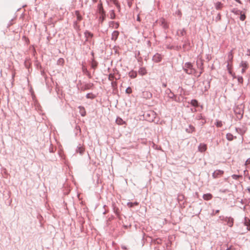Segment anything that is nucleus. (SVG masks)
<instances>
[{
    "label": "nucleus",
    "instance_id": "obj_1",
    "mask_svg": "<svg viewBox=\"0 0 250 250\" xmlns=\"http://www.w3.org/2000/svg\"><path fill=\"white\" fill-rule=\"evenodd\" d=\"M157 114L153 110H149L145 112L143 114L144 118L145 120L149 122H155V119H156Z\"/></svg>",
    "mask_w": 250,
    "mask_h": 250
},
{
    "label": "nucleus",
    "instance_id": "obj_2",
    "mask_svg": "<svg viewBox=\"0 0 250 250\" xmlns=\"http://www.w3.org/2000/svg\"><path fill=\"white\" fill-rule=\"evenodd\" d=\"M244 105H243L242 109H241V107H239V105L236 106L234 109L233 111L235 114L236 115V117L238 120H240L243 117V115L244 113Z\"/></svg>",
    "mask_w": 250,
    "mask_h": 250
},
{
    "label": "nucleus",
    "instance_id": "obj_3",
    "mask_svg": "<svg viewBox=\"0 0 250 250\" xmlns=\"http://www.w3.org/2000/svg\"><path fill=\"white\" fill-rule=\"evenodd\" d=\"M219 218L226 223V225H227L229 227H232L234 224V219L231 217H228V216H220L219 217Z\"/></svg>",
    "mask_w": 250,
    "mask_h": 250
},
{
    "label": "nucleus",
    "instance_id": "obj_4",
    "mask_svg": "<svg viewBox=\"0 0 250 250\" xmlns=\"http://www.w3.org/2000/svg\"><path fill=\"white\" fill-rule=\"evenodd\" d=\"M84 36L86 38L84 45L87 46L92 45L93 42H92V39L93 37V34L88 31H86L84 32Z\"/></svg>",
    "mask_w": 250,
    "mask_h": 250
},
{
    "label": "nucleus",
    "instance_id": "obj_5",
    "mask_svg": "<svg viewBox=\"0 0 250 250\" xmlns=\"http://www.w3.org/2000/svg\"><path fill=\"white\" fill-rule=\"evenodd\" d=\"M89 64L90 66L91 69H93V73L95 69L98 67L99 63L96 60L95 58H91L88 61Z\"/></svg>",
    "mask_w": 250,
    "mask_h": 250
},
{
    "label": "nucleus",
    "instance_id": "obj_6",
    "mask_svg": "<svg viewBox=\"0 0 250 250\" xmlns=\"http://www.w3.org/2000/svg\"><path fill=\"white\" fill-rule=\"evenodd\" d=\"M94 86V85L93 83H84L82 84L78 89L81 90V91H84L89 89H92Z\"/></svg>",
    "mask_w": 250,
    "mask_h": 250
},
{
    "label": "nucleus",
    "instance_id": "obj_7",
    "mask_svg": "<svg viewBox=\"0 0 250 250\" xmlns=\"http://www.w3.org/2000/svg\"><path fill=\"white\" fill-rule=\"evenodd\" d=\"M85 62L83 61L82 63V69L83 73L86 74L89 78H91V75L90 72L88 71L87 66L85 65Z\"/></svg>",
    "mask_w": 250,
    "mask_h": 250
},
{
    "label": "nucleus",
    "instance_id": "obj_8",
    "mask_svg": "<svg viewBox=\"0 0 250 250\" xmlns=\"http://www.w3.org/2000/svg\"><path fill=\"white\" fill-rule=\"evenodd\" d=\"M163 58V55L158 53H156L154 55H153L152 57V61L156 63H158L162 61Z\"/></svg>",
    "mask_w": 250,
    "mask_h": 250
},
{
    "label": "nucleus",
    "instance_id": "obj_9",
    "mask_svg": "<svg viewBox=\"0 0 250 250\" xmlns=\"http://www.w3.org/2000/svg\"><path fill=\"white\" fill-rule=\"evenodd\" d=\"M208 148L207 144L202 143H200L198 146V151L201 153H204Z\"/></svg>",
    "mask_w": 250,
    "mask_h": 250
},
{
    "label": "nucleus",
    "instance_id": "obj_10",
    "mask_svg": "<svg viewBox=\"0 0 250 250\" xmlns=\"http://www.w3.org/2000/svg\"><path fill=\"white\" fill-rule=\"evenodd\" d=\"M76 152L77 153L83 155L85 152V147L83 145L79 144L76 148Z\"/></svg>",
    "mask_w": 250,
    "mask_h": 250
},
{
    "label": "nucleus",
    "instance_id": "obj_11",
    "mask_svg": "<svg viewBox=\"0 0 250 250\" xmlns=\"http://www.w3.org/2000/svg\"><path fill=\"white\" fill-rule=\"evenodd\" d=\"M224 173V171L220 169H217L215 170L213 172L212 176L214 179H217L222 176L223 175Z\"/></svg>",
    "mask_w": 250,
    "mask_h": 250
},
{
    "label": "nucleus",
    "instance_id": "obj_12",
    "mask_svg": "<svg viewBox=\"0 0 250 250\" xmlns=\"http://www.w3.org/2000/svg\"><path fill=\"white\" fill-rule=\"evenodd\" d=\"M203 64H204V60H202L201 59H199L197 60L196 65L197 66V68L200 70L204 71Z\"/></svg>",
    "mask_w": 250,
    "mask_h": 250
},
{
    "label": "nucleus",
    "instance_id": "obj_13",
    "mask_svg": "<svg viewBox=\"0 0 250 250\" xmlns=\"http://www.w3.org/2000/svg\"><path fill=\"white\" fill-rule=\"evenodd\" d=\"M243 223L244 225L247 227V230L250 231V219L248 217L245 216L244 218Z\"/></svg>",
    "mask_w": 250,
    "mask_h": 250
},
{
    "label": "nucleus",
    "instance_id": "obj_14",
    "mask_svg": "<svg viewBox=\"0 0 250 250\" xmlns=\"http://www.w3.org/2000/svg\"><path fill=\"white\" fill-rule=\"evenodd\" d=\"M24 65L25 67L29 70L30 68H31L32 63L31 62V60L29 58H26L24 62Z\"/></svg>",
    "mask_w": 250,
    "mask_h": 250
},
{
    "label": "nucleus",
    "instance_id": "obj_15",
    "mask_svg": "<svg viewBox=\"0 0 250 250\" xmlns=\"http://www.w3.org/2000/svg\"><path fill=\"white\" fill-rule=\"evenodd\" d=\"M112 208L113 211L116 216H118V215H120V214H121V211L120 208L117 207L115 203H112Z\"/></svg>",
    "mask_w": 250,
    "mask_h": 250
},
{
    "label": "nucleus",
    "instance_id": "obj_16",
    "mask_svg": "<svg viewBox=\"0 0 250 250\" xmlns=\"http://www.w3.org/2000/svg\"><path fill=\"white\" fill-rule=\"evenodd\" d=\"M186 132L188 133H192L196 131L195 127L192 125L190 124L188 125V127L185 129Z\"/></svg>",
    "mask_w": 250,
    "mask_h": 250
},
{
    "label": "nucleus",
    "instance_id": "obj_17",
    "mask_svg": "<svg viewBox=\"0 0 250 250\" xmlns=\"http://www.w3.org/2000/svg\"><path fill=\"white\" fill-rule=\"evenodd\" d=\"M188 103L191 106L195 107H197L199 105H200V103H199L198 101L195 99H192L190 101L188 102Z\"/></svg>",
    "mask_w": 250,
    "mask_h": 250
},
{
    "label": "nucleus",
    "instance_id": "obj_18",
    "mask_svg": "<svg viewBox=\"0 0 250 250\" xmlns=\"http://www.w3.org/2000/svg\"><path fill=\"white\" fill-rule=\"evenodd\" d=\"M116 123L120 125H126V123L124 121L122 118L119 116H117L116 119Z\"/></svg>",
    "mask_w": 250,
    "mask_h": 250
},
{
    "label": "nucleus",
    "instance_id": "obj_19",
    "mask_svg": "<svg viewBox=\"0 0 250 250\" xmlns=\"http://www.w3.org/2000/svg\"><path fill=\"white\" fill-rule=\"evenodd\" d=\"M142 96L144 98L149 99L152 97V94L148 91H145L142 93Z\"/></svg>",
    "mask_w": 250,
    "mask_h": 250
},
{
    "label": "nucleus",
    "instance_id": "obj_20",
    "mask_svg": "<svg viewBox=\"0 0 250 250\" xmlns=\"http://www.w3.org/2000/svg\"><path fill=\"white\" fill-rule=\"evenodd\" d=\"M233 49L231 50L228 53V63H231L233 61Z\"/></svg>",
    "mask_w": 250,
    "mask_h": 250
},
{
    "label": "nucleus",
    "instance_id": "obj_21",
    "mask_svg": "<svg viewBox=\"0 0 250 250\" xmlns=\"http://www.w3.org/2000/svg\"><path fill=\"white\" fill-rule=\"evenodd\" d=\"M79 109V112L82 117H85L86 115V111L84 106L80 105L78 107Z\"/></svg>",
    "mask_w": 250,
    "mask_h": 250
},
{
    "label": "nucleus",
    "instance_id": "obj_22",
    "mask_svg": "<svg viewBox=\"0 0 250 250\" xmlns=\"http://www.w3.org/2000/svg\"><path fill=\"white\" fill-rule=\"evenodd\" d=\"M138 73L137 71L134 70L132 69L129 73H128V76L131 79H135L137 77Z\"/></svg>",
    "mask_w": 250,
    "mask_h": 250
},
{
    "label": "nucleus",
    "instance_id": "obj_23",
    "mask_svg": "<svg viewBox=\"0 0 250 250\" xmlns=\"http://www.w3.org/2000/svg\"><path fill=\"white\" fill-rule=\"evenodd\" d=\"M193 67V64L190 62H187L185 63V65L183 66V69L185 71V70L190 69L191 68Z\"/></svg>",
    "mask_w": 250,
    "mask_h": 250
},
{
    "label": "nucleus",
    "instance_id": "obj_24",
    "mask_svg": "<svg viewBox=\"0 0 250 250\" xmlns=\"http://www.w3.org/2000/svg\"><path fill=\"white\" fill-rule=\"evenodd\" d=\"M138 73L141 76H144L147 74V70L145 67H140Z\"/></svg>",
    "mask_w": 250,
    "mask_h": 250
},
{
    "label": "nucleus",
    "instance_id": "obj_25",
    "mask_svg": "<svg viewBox=\"0 0 250 250\" xmlns=\"http://www.w3.org/2000/svg\"><path fill=\"white\" fill-rule=\"evenodd\" d=\"M212 198L213 195L210 193L204 194L203 195V198L204 199V200L206 201H209L211 200Z\"/></svg>",
    "mask_w": 250,
    "mask_h": 250
},
{
    "label": "nucleus",
    "instance_id": "obj_26",
    "mask_svg": "<svg viewBox=\"0 0 250 250\" xmlns=\"http://www.w3.org/2000/svg\"><path fill=\"white\" fill-rule=\"evenodd\" d=\"M236 136H233L231 133H228L226 134V139L229 141H232L234 139H236Z\"/></svg>",
    "mask_w": 250,
    "mask_h": 250
},
{
    "label": "nucleus",
    "instance_id": "obj_27",
    "mask_svg": "<svg viewBox=\"0 0 250 250\" xmlns=\"http://www.w3.org/2000/svg\"><path fill=\"white\" fill-rule=\"evenodd\" d=\"M239 66H240V67H242V68H245L246 69H247L249 67L248 62L247 61H241V63H240Z\"/></svg>",
    "mask_w": 250,
    "mask_h": 250
},
{
    "label": "nucleus",
    "instance_id": "obj_28",
    "mask_svg": "<svg viewBox=\"0 0 250 250\" xmlns=\"http://www.w3.org/2000/svg\"><path fill=\"white\" fill-rule=\"evenodd\" d=\"M98 9L99 11V13L101 15H105V11L104 10L102 3H100L98 5Z\"/></svg>",
    "mask_w": 250,
    "mask_h": 250
},
{
    "label": "nucleus",
    "instance_id": "obj_29",
    "mask_svg": "<svg viewBox=\"0 0 250 250\" xmlns=\"http://www.w3.org/2000/svg\"><path fill=\"white\" fill-rule=\"evenodd\" d=\"M186 199V197L183 194H179L178 195L177 201H178L179 204H180L181 202H182L183 200H185Z\"/></svg>",
    "mask_w": 250,
    "mask_h": 250
},
{
    "label": "nucleus",
    "instance_id": "obj_30",
    "mask_svg": "<svg viewBox=\"0 0 250 250\" xmlns=\"http://www.w3.org/2000/svg\"><path fill=\"white\" fill-rule=\"evenodd\" d=\"M119 32L118 31H114L112 34V40L115 41L118 37Z\"/></svg>",
    "mask_w": 250,
    "mask_h": 250
},
{
    "label": "nucleus",
    "instance_id": "obj_31",
    "mask_svg": "<svg viewBox=\"0 0 250 250\" xmlns=\"http://www.w3.org/2000/svg\"><path fill=\"white\" fill-rule=\"evenodd\" d=\"M211 80V79H210L209 80L206 81L205 82H206L207 83L205 84V86L204 87L205 91H207L208 89L210 88Z\"/></svg>",
    "mask_w": 250,
    "mask_h": 250
},
{
    "label": "nucleus",
    "instance_id": "obj_32",
    "mask_svg": "<svg viewBox=\"0 0 250 250\" xmlns=\"http://www.w3.org/2000/svg\"><path fill=\"white\" fill-rule=\"evenodd\" d=\"M232 64H230V63H228V64L227 65V69L228 70V73L229 75H232Z\"/></svg>",
    "mask_w": 250,
    "mask_h": 250
},
{
    "label": "nucleus",
    "instance_id": "obj_33",
    "mask_svg": "<svg viewBox=\"0 0 250 250\" xmlns=\"http://www.w3.org/2000/svg\"><path fill=\"white\" fill-rule=\"evenodd\" d=\"M168 98L176 102H178V103L180 102V98L177 97V95H175L174 94H173L172 97H170V96H168Z\"/></svg>",
    "mask_w": 250,
    "mask_h": 250
},
{
    "label": "nucleus",
    "instance_id": "obj_34",
    "mask_svg": "<svg viewBox=\"0 0 250 250\" xmlns=\"http://www.w3.org/2000/svg\"><path fill=\"white\" fill-rule=\"evenodd\" d=\"M85 97L87 99L93 100L96 97V96L92 93H88L86 94Z\"/></svg>",
    "mask_w": 250,
    "mask_h": 250
},
{
    "label": "nucleus",
    "instance_id": "obj_35",
    "mask_svg": "<svg viewBox=\"0 0 250 250\" xmlns=\"http://www.w3.org/2000/svg\"><path fill=\"white\" fill-rule=\"evenodd\" d=\"M139 205V203L135 201L134 202H128L127 203V206L129 207V208H133L134 207V206H137Z\"/></svg>",
    "mask_w": 250,
    "mask_h": 250
},
{
    "label": "nucleus",
    "instance_id": "obj_36",
    "mask_svg": "<svg viewBox=\"0 0 250 250\" xmlns=\"http://www.w3.org/2000/svg\"><path fill=\"white\" fill-rule=\"evenodd\" d=\"M160 22L161 25L163 26V27L165 29H167L168 27V26L167 23V22L165 21L164 19H162L160 20Z\"/></svg>",
    "mask_w": 250,
    "mask_h": 250
},
{
    "label": "nucleus",
    "instance_id": "obj_37",
    "mask_svg": "<svg viewBox=\"0 0 250 250\" xmlns=\"http://www.w3.org/2000/svg\"><path fill=\"white\" fill-rule=\"evenodd\" d=\"M177 34L179 36H183L186 34V31L184 29H179L177 31Z\"/></svg>",
    "mask_w": 250,
    "mask_h": 250
},
{
    "label": "nucleus",
    "instance_id": "obj_38",
    "mask_svg": "<svg viewBox=\"0 0 250 250\" xmlns=\"http://www.w3.org/2000/svg\"><path fill=\"white\" fill-rule=\"evenodd\" d=\"M206 117L203 116L202 113L197 114L196 116L195 119L197 120H202L204 119Z\"/></svg>",
    "mask_w": 250,
    "mask_h": 250
},
{
    "label": "nucleus",
    "instance_id": "obj_39",
    "mask_svg": "<svg viewBox=\"0 0 250 250\" xmlns=\"http://www.w3.org/2000/svg\"><path fill=\"white\" fill-rule=\"evenodd\" d=\"M64 60L62 58H59L57 62V64L58 65H60L61 66H62L64 64Z\"/></svg>",
    "mask_w": 250,
    "mask_h": 250
},
{
    "label": "nucleus",
    "instance_id": "obj_40",
    "mask_svg": "<svg viewBox=\"0 0 250 250\" xmlns=\"http://www.w3.org/2000/svg\"><path fill=\"white\" fill-rule=\"evenodd\" d=\"M214 125L217 127H221L223 125L222 122L220 120H216Z\"/></svg>",
    "mask_w": 250,
    "mask_h": 250
},
{
    "label": "nucleus",
    "instance_id": "obj_41",
    "mask_svg": "<svg viewBox=\"0 0 250 250\" xmlns=\"http://www.w3.org/2000/svg\"><path fill=\"white\" fill-rule=\"evenodd\" d=\"M56 149L57 148L56 146H54L52 144H51L49 148V151L50 153H54L56 150Z\"/></svg>",
    "mask_w": 250,
    "mask_h": 250
},
{
    "label": "nucleus",
    "instance_id": "obj_42",
    "mask_svg": "<svg viewBox=\"0 0 250 250\" xmlns=\"http://www.w3.org/2000/svg\"><path fill=\"white\" fill-rule=\"evenodd\" d=\"M35 65V66L37 69H39V70L42 69V66L41 63V62H38V60L36 61Z\"/></svg>",
    "mask_w": 250,
    "mask_h": 250
},
{
    "label": "nucleus",
    "instance_id": "obj_43",
    "mask_svg": "<svg viewBox=\"0 0 250 250\" xmlns=\"http://www.w3.org/2000/svg\"><path fill=\"white\" fill-rule=\"evenodd\" d=\"M223 7V4L220 2H218L215 4V8L217 10H220Z\"/></svg>",
    "mask_w": 250,
    "mask_h": 250
},
{
    "label": "nucleus",
    "instance_id": "obj_44",
    "mask_svg": "<svg viewBox=\"0 0 250 250\" xmlns=\"http://www.w3.org/2000/svg\"><path fill=\"white\" fill-rule=\"evenodd\" d=\"M75 15L77 16V19L78 21H80L82 19V17L81 15L80 14L79 11H75Z\"/></svg>",
    "mask_w": 250,
    "mask_h": 250
},
{
    "label": "nucleus",
    "instance_id": "obj_45",
    "mask_svg": "<svg viewBox=\"0 0 250 250\" xmlns=\"http://www.w3.org/2000/svg\"><path fill=\"white\" fill-rule=\"evenodd\" d=\"M194 71V67H193L190 69L185 70V72L188 74H192L193 72Z\"/></svg>",
    "mask_w": 250,
    "mask_h": 250
},
{
    "label": "nucleus",
    "instance_id": "obj_46",
    "mask_svg": "<svg viewBox=\"0 0 250 250\" xmlns=\"http://www.w3.org/2000/svg\"><path fill=\"white\" fill-rule=\"evenodd\" d=\"M237 79L238 82L240 84H243V78L241 76H237L236 78Z\"/></svg>",
    "mask_w": 250,
    "mask_h": 250
},
{
    "label": "nucleus",
    "instance_id": "obj_47",
    "mask_svg": "<svg viewBox=\"0 0 250 250\" xmlns=\"http://www.w3.org/2000/svg\"><path fill=\"white\" fill-rule=\"evenodd\" d=\"M73 27L74 29L77 31H79L80 30V26L78 24L77 21H75L74 22Z\"/></svg>",
    "mask_w": 250,
    "mask_h": 250
},
{
    "label": "nucleus",
    "instance_id": "obj_48",
    "mask_svg": "<svg viewBox=\"0 0 250 250\" xmlns=\"http://www.w3.org/2000/svg\"><path fill=\"white\" fill-rule=\"evenodd\" d=\"M220 212L219 209L214 210L213 209L212 212L210 213V216H213L216 214H218Z\"/></svg>",
    "mask_w": 250,
    "mask_h": 250
},
{
    "label": "nucleus",
    "instance_id": "obj_49",
    "mask_svg": "<svg viewBox=\"0 0 250 250\" xmlns=\"http://www.w3.org/2000/svg\"><path fill=\"white\" fill-rule=\"evenodd\" d=\"M37 218L38 219L39 222H40V223L41 224V226H42V220H43V217L42 216L40 215V214H39L38 216H37Z\"/></svg>",
    "mask_w": 250,
    "mask_h": 250
},
{
    "label": "nucleus",
    "instance_id": "obj_50",
    "mask_svg": "<svg viewBox=\"0 0 250 250\" xmlns=\"http://www.w3.org/2000/svg\"><path fill=\"white\" fill-rule=\"evenodd\" d=\"M132 92V90L131 87L128 86L126 89H125V93L127 94H130Z\"/></svg>",
    "mask_w": 250,
    "mask_h": 250
},
{
    "label": "nucleus",
    "instance_id": "obj_51",
    "mask_svg": "<svg viewBox=\"0 0 250 250\" xmlns=\"http://www.w3.org/2000/svg\"><path fill=\"white\" fill-rule=\"evenodd\" d=\"M231 12L235 15H239V14L241 13V11L234 8L232 10Z\"/></svg>",
    "mask_w": 250,
    "mask_h": 250
},
{
    "label": "nucleus",
    "instance_id": "obj_52",
    "mask_svg": "<svg viewBox=\"0 0 250 250\" xmlns=\"http://www.w3.org/2000/svg\"><path fill=\"white\" fill-rule=\"evenodd\" d=\"M165 93L166 94L168 95V96H170V94H171L173 95V94H174V93L169 88H168L167 89H166Z\"/></svg>",
    "mask_w": 250,
    "mask_h": 250
},
{
    "label": "nucleus",
    "instance_id": "obj_53",
    "mask_svg": "<svg viewBox=\"0 0 250 250\" xmlns=\"http://www.w3.org/2000/svg\"><path fill=\"white\" fill-rule=\"evenodd\" d=\"M240 15V20L244 21L246 19V16L245 14H242V11H241V13L239 14Z\"/></svg>",
    "mask_w": 250,
    "mask_h": 250
},
{
    "label": "nucleus",
    "instance_id": "obj_54",
    "mask_svg": "<svg viewBox=\"0 0 250 250\" xmlns=\"http://www.w3.org/2000/svg\"><path fill=\"white\" fill-rule=\"evenodd\" d=\"M207 123V118L206 117H205L204 118V119H202L201 121V122L200 123V125L201 126H204L206 123Z\"/></svg>",
    "mask_w": 250,
    "mask_h": 250
},
{
    "label": "nucleus",
    "instance_id": "obj_55",
    "mask_svg": "<svg viewBox=\"0 0 250 250\" xmlns=\"http://www.w3.org/2000/svg\"><path fill=\"white\" fill-rule=\"evenodd\" d=\"M90 48H87V49H86V50L83 49L82 52V53L83 55H86L90 51Z\"/></svg>",
    "mask_w": 250,
    "mask_h": 250
},
{
    "label": "nucleus",
    "instance_id": "obj_56",
    "mask_svg": "<svg viewBox=\"0 0 250 250\" xmlns=\"http://www.w3.org/2000/svg\"><path fill=\"white\" fill-rule=\"evenodd\" d=\"M161 242H162V239L160 238H157V239L153 240L154 243H157L158 244L161 243Z\"/></svg>",
    "mask_w": 250,
    "mask_h": 250
},
{
    "label": "nucleus",
    "instance_id": "obj_57",
    "mask_svg": "<svg viewBox=\"0 0 250 250\" xmlns=\"http://www.w3.org/2000/svg\"><path fill=\"white\" fill-rule=\"evenodd\" d=\"M98 53V52L97 50L94 51L92 50L90 52V55H91V58H95V54H96Z\"/></svg>",
    "mask_w": 250,
    "mask_h": 250
},
{
    "label": "nucleus",
    "instance_id": "obj_58",
    "mask_svg": "<svg viewBox=\"0 0 250 250\" xmlns=\"http://www.w3.org/2000/svg\"><path fill=\"white\" fill-rule=\"evenodd\" d=\"M115 17V14L114 13V12L113 10H112L111 12H110V18L111 19H114Z\"/></svg>",
    "mask_w": 250,
    "mask_h": 250
},
{
    "label": "nucleus",
    "instance_id": "obj_59",
    "mask_svg": "<svg viewBox=\"0 0 250 250\" xmlns=\"http://www.w3.org/2000/svg\"><path fill=\"white\" fill-rule=\"evenodd\" d=\"M138 62H142V64H140V66H142L143 64V57L140 56L137 58Z\"/></svg>",
    "mask_w": 250,
    "mask_h": 250
},
{
    "label": "nucleus",
    "instance_id": "obj_60",
    "mask_svg": "<svg viewBox=\"0 0 250 250\" xmlns=\"http://www.w3.org/2000/svg\"><path fill=\"white\" fill-rule=\"evenodd\" d=\"M187 202L186 201H185L182 204L180 203L179 205L182 208H185V205L187 204Z\"/></svg>",
    "mask_w": 250,
    "mask_h": 250
},
{
    "label": "nucleus",
    "instance_id": "obj_61",
    "mask_svg": "<svg viewBox=\"0 0 250 250\" xmlns=\"http://www.w3.org/2000/svg\"><path fill=\"white\" fill-rule=\"evenodd\" d=\"M239 177L240 175L237 174H233L232 175V178L235 180H238Z\"/></svg>",
    "mask_w": 250,
    "mask_h": 250
},
{
    "label": "nucleus",
    "instance_id": "obj_62",
    "mask_svg": "<svg viewBox=\"0 0 250 250\" xmlns=\"http://www.w3.org/2000/svg\"><path fill=\"white\" fill-rule=\"evenodd\" d=\"M204 72V71H202V70H200V71H198V73L197 74H195V76L197 77H199L203 73V72Z\"/></svg>",
    "mask_w": 250,
    "mask_h": 250
},
{
    "label": "nucleus",
    "instance_id": "obj_63",
    "mask_svg": "<svg viewBox=\"0 0 250 250\" xmlns=\"http://www.w3.org/2000/svg\"><path fill=\"white\" fill-rule=\"evenodd\" d=\"M229 191V189H220L219 190V192H222L224 193H226Z\"/></svg>",
    "mask_w": 250,
    "mask_h": 250
},
{
    "label": "nucleus",
    "instance_id": "obj_64",
    "mask_svg": "<svg viewBox=\"0 0 250 250\" xmlns=\"http://www.w3.org/2000/svg\"><path fill=\"white\" fill-rule=\"evenodd\" d=\"M141 55V53H140V52L139 51H136V53H135V58L137 59V58L140 57V56Z\"/></svg>",
    "mask_w": 250,
    "mask_h": 250
}]
</instances>
